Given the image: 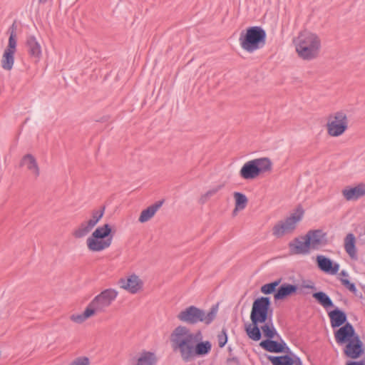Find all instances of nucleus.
Wrapping results in <instances>:
<instances>
[{
    "label": "nucleus",
    "instance_id": "33",
    "mask_svg": "<svg viewBox=\"0 0 365 365\" xmlns=\"http://www.w3.org/2000/svg\"><path fill=\"white\" fill-rule=\"evenodd\" d=\"M222 188L221 185H217L209 189L205 193L202 195L199 199L200 203H205L211 197L217 194Z\"/></svg>",
    "mask_w": 365,
    "mask_h": 365
},
{
    "label": "nucleus",
    "instance_id": "20",
    "mask_svg": "<svg viewBox=\"0 0 365 365\" xmlns=\"http://www.w3.org/2000/svg\"><path fill=\"white\" fill-rule=\"evenodd\" d=\"M297 290L298 287L297 285L284 283L274 293V298L275 300H284L289 297L294 295Z\"/></svg>",
    "mask_w": 365,
    "mask_h": 365
},
{
    "label": "nucleus",
    "instance_id": "18",
    "mask_svg": "<svg viewBox=\"0 0 365 365\" xmlns=\"http://www.w3.org/2000/svg\"><path fill=\"white\" fill-rule=\"evenodd\" d=\"M304 215V209L302 207H298L289 215V217L283 220L290 233L297 228V225L302 220Z\"/></svg>",
    "mask_w": 365,
    "mask_h": 365
},
{
    "label": "nucleus",
    "instance_id": "42",
    "mask_svg": "<svg viewBox=\"0 0 365 365\" xmlns=\"http://www.w3.org/2000/svg\"><path fill=\"white\" fill-rule=\"evenodd\" d=\"M347 365H362V363L361 362H350L347 364Z\"/></svg>",
    "mask_w": 365,
    "mask_h": 365
},
{
    "label": "nucleus",
    "instance_id": "25",
    "mask_svg": "<svg viewBox=\"0 0 365 365\" xmlns=\"http://www.w3.org/2000/svg\"><path fill=\"white\" fill-rule=\"evenodd\" d=\"M328 315L330 319L331 326L333 328L341 326L346 320L345 313L338 309L329 312Z\"/></svg>",
    "mask_w": 365,
    "mask_h": 365
},
{
    "label": "nucleus",
    "instance_id": "14",
    "mask_svg": "<svg viewBox=\"0 0 365 365\" xmlns=\"http://www.w3.org/2000/svg\"><path fill=\"white\" fill-rule=\"evenodd\" d=\"M334 336L336 342L339 344L349 343L359 336L355 334L353 327L347 323L344 327L339 328L335 333Z\"/></svg>",
    "mask_w": 365,
    "mask_h": 365
},
{
    "label": "nucleus",
    "instance_id": "40",
    "mask_svg": "<svg viewBox=\"0 0 365 365\" xmlns=\"http://www.w3.org/2000/svg\"><path fill=\"white\" fill-rule=\"evenodd\" d=\"M219 346L222 347L227 342V336L225 334L219 335L218 336Z\"/></svg>",
    "mask_w": 365,
    "mask_h": 365
},
{
    "label": "nucleus",
    "instance_id": "37",
    "mask_svg": "<svg viewBox=\"0 0 365 365\" xmlns=\"http://www.w3.org/2000/svg\"><path fill=\"white\" fill-rule=\"evenodd\" d=\"M16 37L9 36L7 48L5 51L15 53L16 50Z\"/></svg>",
    "mask_w": 365,
    "mask_h": 365
},
{
    "label": "nucleus",
    "instance_id": "29",
    "mask_svg": "<svg viewBox=\"0 0 365 365\" xmlns=\"http://www.w3.org/2000/svg\"><path fill=\"white\" fill-rule=\"evenodd\" d=\"M259 324L252 323L246 326L245 331L249 338L254 341H259L261 339L260 329L258 327Z\"/></svg>",
    "mask_w": 365,
    "mask_h": 365
},
{
    "label": "nucleus",
    "instance_id": "3",
    "mask_svg": "<svg viewBox=\"0 0 365 365\" xmlns=\"http://www.w3.org/2000/svg\"><path fill=\"white\" fill-rule=\"evenodd\" d=\"M217 312V306H213L208 312H205L195 306H189L178 312L177 319L189 324H195L198 322L209 324L215 319Z\"/></svg>",
    "mask_w": 365,
    "mask_h": 365
},
{
    "label": "nucleus",
    "instance_id": "15",
    "mask_svg": "<svg viewBox=\"0 0 365 365\" xmlns=\"http://www.w3.org/2000/svg\"><path fill=\"white\" fill-rule=\"evenodd\" d=\"M158 361L156 355L150 351H142L129 359V365H155Z\"/></svg>",
    "mask_w": 365,
    "mask_h": 365
},
{
    "label": "nucleus",
    "instance_id": "41",
    "mask_svg": "<svg viewBox=\"0 0 365 365\" xmlns=\"http://www.w3.org/2000/svg\"><path fill=\"white\" fill-rule=\"evenodd\" d=\"M303 287L310 289H315L314 284L312 282H304L303 284Z\"/></svg>",
    "mask_w": 365,
    "mask_h": 365
},
{
    "label": "nucleus",
    "instance_id": "1",
    "mask_svg": "<svg viewBox=\"0 0 365 365\" xmlns=\"http://www.w3.org/2000/svg\"><path fill=\"white\" fill-rule=\"evenodd\" d=\"M104 215V209L92 211L90 217L75 227L71 235L76 240L82 239L90 234L86 239V247L91 253H100L108 250L115 235L113 225L104 223L96 227Z\"/></svg>",
    "mask_w": 365,
    "mask_h": 365
},
{
    "label": "nucleus",
    "instance_id": "12",
    "mask_svg": "<svg viewBox=\"0 0 365 365\" xmlns=\"http://www.w3.org/2000/svg\"><path fill=\"white\" fill-rule=\"evenodd\" d=\"M305 236L310 250H319L327 244V234L322 230H309Z\"/></svg>",
    "mask_w": 365,
    "mask_h": 365
},
{
    "label": "nucleus",
    "instance_id": "6",
    "mask_svg": "<svg viewBox=\"0 0 365 365\" xmlns=\"http://www.w3.org/2000/svg\"><path fill=\"white\" fill-rule=\"evenodd\" d=\"M273 163L270 158L264 157L247 161L240 170V176L245 180H252L264 174L271 173Z\"/></svg>",
    "mask_w": 365,
    "mask_h": 365
},
{
    "label": "nucleus",
    "instance_id": "31",
    "mask_svg": "<svg viewBox=\"0 0 365 365\" xmlns=\"http://www.w3.org/2000/svg\"><path fill=\"white\" fill-rule=\"evenodd\" d=\"M268 359L273 365H293L294 364V359L289 356H269Z\"/></svg>",
    "mask_w": 365,
    "mask_h": 365
},
{
    "label": "nucleus",
    "instance_id": "44",
    "mask_svg": "<svg viewBox=\"0 0 365 365\" xmlns=\"http://www.w3.org/2000/svg\"><path fill=\"white\" fill-rule=\"evenodd\" d=\"M39 3H45L47 0H38Z\"/></svg>",
    "mask_w": 365,
    "mask_h": 365
},
{
    "label": "nucleus",
    "instance_id": "7",
    "mask_svg": "<svg viewBox=\"0 0 365 365\" xmlns=\"http://www.w3.org/2000/svg\"><path fill=\"white\" fill-rule=\"evenodd\" d=\"M239 41L243 50L253 53L265 45L266 32L260 26L249 27L245 32H241Z\"/></svg>",
    "mask_w": 365,
    "mask_h": 365
},
{
    "label": "nucleus",
    "instance_id": "24",
    "mask_svg": "<svg viewBox=\"0 0 365 365\" xmlns=\"http://www.w3.org/2000/svg\"><path fill=\"white\" fill-rule=\"evenodd\" d=\"M161 205V202H157L143 210L139 215L138 222L145 223L150 220L160 208Z\"/></svg>",
    "mask_w": 365,
    "mask_h": 365
},
{
    "label": "nucleus",
    "instance_id": "21",
    "mask_svg": "<svg viewBox=\"0 0 365 365\" xmlns=\"http://www.w3.org/2000/svg\"><path fill=\"white\" fill-rule=\"evenodd\" d=\"M362 352V342L359 337L355 338L352 341H349V343L346 344L344 350L345 354L351 359L359 357Z\"/></svg>",
    "mask_w": 365,
    "mask_h": 365
},
{
    "label": "nucleus",
    "instance_id": "38",
    "mask_svg": "<svg viewBox=\"0 0 365 365\" xmlns=\"http://www.w3.org/2000/svg\"><path fill=\"white\" fill-rule=\"evenodd\" d=\"M16 31H17V25H16V21H14L11 24V26L9 28L7 33L9 34V36H12L13 37H16L17 36Z\"/></svg>",
    "mask_w": 365,
    "mask_h": 365
},
{
    "label": "nucleus",
    "instance_id": "16",
    "mask_svg": "<svg viewBox=\"0 0 365 365\" xmlns=\"http://www.w3.org/2000/svg\"><path fill=\"white\" fill-rule=\"evenodd\" d=\"M290 252L294 255H307L310 252L306 236L294 238L289 244Z\"/></svg>",
    "mask_w": 365,
    "mask_h": 365
},
{
    "label": "nucleus",
    "instance_id": "26",
    "mask_svg": "<svg viewBox=\"0 0 365 365\" xmlns=\"http://www.w3.org/2000/svg\"><path fill=\"white\" fill-rule=\"evenodd\" d=\"M260 346L264 349L274 353H279L284 351L285 344L284 343H278L272 340H264L260 342Z\"/></svg>",
    "mask_w": 365,
    "mask_h": 365
},
{
    "label": "nucleus",
    "instance_id": "23",
    "mask_svg": "<svg viewBox=\"0 0 365 365\" xmlns=\"http://www.w3.org/2000/svg\"><path fill=\"white\" fill-rule=\"evenodd\" d=\"M27 51L31 57L39 59L41 56V47L34 36H29L26 39Z\"/></svg>",
    "mask_w": 365,
    "mask_h": 365
},
{
    "label": "nucleus",
    "instance_id": "8",
    "mask_svg": "<svg viewBox=\"0 0 365 365\" xmlns=\"http://www.w3.org/2000/svg\"><path fill=\"white\" fill-rule=\"evenodd\" d=\"M272 316L270 300L262 297L255 299L252 304L250 319L255 324H264Z\"/></svg>",
    "mask_w": 365,
    "mask_h": 365
},
{
    "label": "nucleus",
    "instance_id": "39",
    "mask_svg": "<svg viewBox=\"0 0 365 365\" xmlns=\"http://www.w3.org/2000/svg\"><path fill=\"white\" fill-rule=\"evenodd\" d=\"M341 281L342 284L350 291L354 292L356 290L355 285L353 283L350 282L347 279L341 278Z\"/></svg>",
    "mask_w": 365,
    "mask_h": 365
},
{
    "label": "nucleus",
    "instance_id": "43",
    "mask_svg": "<svg viewBox=\"0 0 365 365\" xmlns=\"http://www.w3.org/2000/svg\"><path fill=\"white\" fill-rule=\"evenodd\" d=\"M341 274L342 276L347 277V274H346L344 271H342V272H341Z\"/></svg>",
    "mask_w": 365,
    "mask_h": 365
},
{
    "label": "nucleus",
    "instance_id": "19",
    "mask_svg": "<svg viewBox=\"0 0 365 365\" xmlns=\"http://www.w3.org/2000/svg\"><path fill=\"white\" fill-rule=\"evenodd\" d=\"M96 314V312L88 303L83 312L71 314L69 317V319L73 324L80 325L84 324L88 319L93 317Z\"/></svg>",
    "mask_w": 365,
    "mask_h": 365
},
{
    "label": "nucleus",
    "instance_id": "13",
    "mask_svg": "<svg viewBox=\"0 0 365 365\" xmlns=\"http://www.w3.org/2000/svg\"><path fill=\"white\" fill-rule=\"evenodd\" d=\"M341 195L347 201H357L365 197V183L346 186L341 190Z\"/></svg>",
    "mask_w": 365,
    "mask_h": 365
},
{
    "label": "nucleus",
    "instance_id": "4",
    "mask_svg": "<svg viewBox=\"0 0 365 365\" xmlns=\"http://www.w3.org/2000/svg\"><path fill=\"white\" fill-rule=\"evenodd\" d=\"M350 127L348 114L344 110H337L329 114L326 118L325 130L330 138L343 137Z\"/></svg>",
    "mask_w": 365,
    "mask_h": 365
},
{
    "label": "nucleus",
    "instance_id": "27",
    "mask_svg": "<svg viewBox=\"0 0 365 365\" xmlns=\"http://www.w3.org/2000/svg\"><path fill=\"white\" fill-rule=\"evenodd\" d=\"M356 239L353 234H348L344 240V248L346 252L352 259L356 257V250L355 247Z\"/></svg>",
    "mask_w": 365,
    "mask_h": 365
},
{
    "label": "nucleus",
    "instance_id": "35",
    "mask_svg": "<svg viewBox=\"0 0 365 365\" xmlns=\"http://www.w3.org/2000/svg\"><path fill=\"white\" fill-rule=\"evenodd\" d=\"M261 329L264 335V336L272 339L277 334L276 329H274L272 323H265L262 327Z\"/></svg>",
    "mask_w": 365,
    "mask_h": 365
},
{
    "label": "nucleus",
    "instance_id": "36",
    "mask_svg": "<svg viewBox=\"0 0 365 365\" xmlns=\"http://www.w3.org/2000/svg\"><path fill=\"white\" fill-rule=\"evenodd\" d=\"M68 365H91V361L88 356H81L73 359Z\"/></svg>",
    "mask_w": 365,
    "mask_h": 365
},
{
    "label": "nucleus",
    "instance_id": "2",
    "mask_svg": "<svg viewBox=\"0 0 365 365\" xmlns=\"http://www.w3.org/2000/svg\"><path fill=\"white\" fill-rule=\"evenodd\" d=\"M203 338L200 330L180 325L172 331L170 342L173 351L178 353L183 361L189 362L197 356H206L211 351V342L203 340Z\"/></svg>",
    "mask_w": 365,
    "mask_h": 365
},
{
    "label": "nucleus",
    "instance_id": "22",
    "mask_svg": "<svg viewBox=\"0 0 365 365\" xmlns=\"http://www.w3.org/2000/svg\"><path fill=\"white\" fill-rule=\"evenodd\" d=\"M233 200L235 203V207L232 212L233 217H236L240 211L245 209L248 203V199L247 196L240 192H233Z\"/></svg>",
    "mask_w": 365,
    "mask_h": 365
},
{
    "label": "nucleus",
    "instance_id": "10",
    "mask_svg": "<svg viewBox=\"0 0 365 365\" xmlns=\"http://www.w3.org/2000/svg\"><path fill=\"white\" fill-rule=\"evenodd\" d=\"M118 284L119 287L130 294H137L143 292L144 282L143 279L135 273H129L121 277Z\"/></svg>",
    "mask_w": 365,
    "mask_h": 365
},
{
    "label": "nucleus",
    "instance_id": "32",
    "mask_svg": "<svg viewBox=\"0 0 365 365\" xmlns=\"http://www.w3.org/2000/svg\"><path fill=\"white\" fill-rule=\"evenodd\" d=\"M272 234L276 237H282L290 234L289 230L284 223L283 220L278 222L272 228Z\"/></svg>",
    "mask_w": 365,
    "mask_h": 365
},
{
    "label": "nucleus",
    "instance_id": "11",
    "mask_svg": "<svg viewBox=\"0 0 365 365\" xmlns=\"http://www.w3.org/2000/svg\"><path fill=\"white\" fill-rule=\"evenodd\" d=\"M19 167L36 179L41 174V169L36 157L31 153H26L19 160Z\"/></svg>",
    "mask_w": 365,
    "mask_h": 365
},
{
    "label": "nucleus",
    "instance_id": "9",
    "mask_svg": "<svg viewBox=\"0 0 365 365\" xmlns=\"http://www.w3.org/2000/svg\"><path fill=\"white\" fill-rule=\"evenodd\" d=\"M118 292L115 289H106L96 296L90 302L96 314L103 312L116 299Z\"/></svg>",
    "mask_w": 365,
    "mask_h": 365
},
{
    "label": "nucleus",
    "instance_id": "17",
    "mask_svg": "<svg viewBox=\"0 0 365 365\" xmlns=\"http://www.w3.org/2000/svg\"><path fill=\"white\" fill-rule=\"evenodd\" d=\"M316 262L318 267L324 272L336 274L339 270V264L324 255H317Z\"/></svg>",
    "mask_w": 365,
    "mask_h": 365
},
{
    "label": "nucleus",
    "instance_id": "34",
    "mask_svg": "<svg viewBox=\"0 0 365 365\" xmlns=\"http://www.w3.org/2000/svg\"><path fill=\"white\" fill-rule=\"evenodd\" d=\"M280 282L281 280L278 279L271 283L265 284L261 287L260 291L264 294H272L279 285Z\"/></svg>",
    "mask_w": 365,
    "mask_h": 365
},
{
    "label": "nucleus",
    "instance_id": "28",
    "mask_svg": "<svg viewBox=\"0 0 365 365\" xmlns=\"http://www.w3.org/2000/svg\"><path fill=\"white\" fill-rule=\"evenodd\" d=\"M313 297L325 309H328L334 306L331 299L324 292H316L313 294Z\"/></svg>",
    "mask_w": 365,
    "mask_h": 365
},
{
    "label": "nucleus",
    "instance_id": "5",
    "mask_svg": "<svg viewBox=\"0 0 365 365\" xmlns=\"http://www.w3.org/2000/svg\"><path fill=\"white\" fill-rule=\"evenodd\" d=\"M320 46V40L316 34L304 31L297 37L296 51L303 59L311 60L317 56Z\"/></svg>",
    "mask_w": 365,
    "mask_h": 365
},
{
    "label": "nucleus",
    "instance_id": "30",
    "mask_svg": "<svg viewBox=\"0 0 365 365\" xmlns=\"http://www.w3.org/2000/svg\"><path fill=\"white\" fill-rule=\"evenodd\" d=\"M14 53H15L4 51L1 59V66L4 70H11L14 63Z\"/></svg>",
    "mask_w": 365,
    "mask_h": 365
}]
</instances>
